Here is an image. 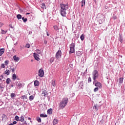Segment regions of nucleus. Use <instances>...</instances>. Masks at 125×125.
Returning a JSON list of instances; mask_svg holds the SVG:
<instances>
[{"instance_id": "obj_1", "label": "nucleus", "mask_w": 125, "mask_h": 125, "mask_svg": "<svg viewBox=\"0 0 125 125\" xmlns=\"http://www.w3.org/2000/svg\"><path fill=\"white\" fill-rule=\"evenodd\" d=\"M60 13L61 15L62 16V17H66V14H67V10L69 8V4L66 3L64 4V2H62L60 4Z\"/></svg>"}, {"instance_id": "obj_2", "label": "nucleus", "mask_w": 125, "mask_h": 125, "mask_svg": "<svg viewBox=\"0 0 125 125\" xmlns=\"http://www.w3.org/2000/svg\"><path fill=\"white\" fill-rule=\"evenodd\" d=\"M68 102H69V99H68V98H63L60 103V105L59 106V108L64 109L65 106H66L67 104H68Z\"/></svg>"}, {"instance_id": "obj_3", "label": "nucleus", "mask_w": 125, "mask_h": 125, "mask_svg": "<svg viewBox=\"0 0 125 125\" xmlns=\"http://www.w3.org/2000/svg\"><path fill=\"white\" fill-rule=\"evenodd\" d=\"M93 76V80L94 81H96L97 79H98V77H99V74L98 73V71L94 70L92 73Z\"/></svg>"}, {"instance_id": "obj_4", "label": "nucleus", "mask_w": 125, "mask_h": 125, "mask_svg": "<svg viewBox=\"0 0 125 125\" xmlns=\"http://www.w3.org/2000/svg\"><path fill=\"white\" fill-rule=\"evenodd\" d=\"M69 53H74L75 52V43H72L69 45Z\"/></svg>"}, {"instance_id": "obj_5", "label": "nucleus", "mask_w": 125, "mask_h": 125, "mask_svg": "<svg viewBox=\"0 0 125 125\" xmlns=\"http://www.w3.org/2000/svg\"><path fill=\"white\" fill-rule=\"evenodd\" d=\"M94 84L99 88H102V84L100 82H98L97 80L93 82Z\"/></svg>"}, {"instance_id": "obj_6", "label": "nucleus", "mask_w": 125, "mask_h": 125, "mask_svg": "<svg viewBox=\"0 0 125 125\" xmlns=\"http://www.w3.org/2000/svg\"><path fill=\"white\" fill-rule=\"evenodd\" d=\"M62 54L61 53V50H59L56 54V58L57 59L61 58Z\"/></svg>"}, {"instance_id": "obj_7", "label": "nucleus", "mask_w": 125, "mask_h": 125, "mask_svg": "<svg viewBox=\"0 0 125 125\" xmlns=\"http://www.w3.org/2000/svg\"><path fill=\"white\" fill-rule=\"evenodd\" d=\"M39 77H41V78L43 77V75H44V72L42 70V69H41L39 71V74H38Z\"/></svg>"}, {"instance_id": "obj_8", "label": "nucleus", "mask_w": 125, "mask_h": 125, "mask_svg": "<svg viewBox=\"0 0 125 125\" xmlns=\"http://www.w3.org/2000/svg\"><path fill=\"white\" fill-rule=\"evenodd\" d=\"M34 57L35 59V60H37V61H39L40 60V55L38 54H37V53H34Z\"/></svg>"}, {"instance_id": "obj_9", "label": "nucleus", "mask_w": 125, "mask_h": 125, "mask_svg": "<svg viewBox=\"0 0 125 125\" xmlns=\"http://www.w3.org/2000/svg\"><path fill=\"white\" fill-rule=\"evenodd\" d=\"M79 87L81 89H83V81H80L79 83Z\"/></svg>"}, {"instance_id": "obj_10", "label": "nucleus", "mask_w": 125, "mask_h": 125, "mask_svg": "<svg viewBox=\"0 0 125 125\" xmlns=\"http://www.w3.org/2000/svg\"><path fill=\"white\" fill-rule=\"evenodd\" d=\"M13 60H14L15 62H18L19 60H20V58L17 57L16 55L13 56Z\"/></svg>"}, {"instance_id": "obj_11", "label": "nucleus", "mask_w": 125, "mask_h": 125, "mask_svg": "<svg viewBox=\"0 0 125 125\" xmlns=\"http://www.w3.org/2000/svg\"><path fill=\"white\" fill-rule=\"evenodd\" d=\"M17 86H18L19 88H21V87H23V85L20 83V82H17L16 83Z\"/></svg>"}, {"instance_id": "obj_12", "label": "nucleus", "mask_w": 125, "mask_h": 125, "mask_svg": "<svg viewBox=\"0 0 125 125\" xmlns=\"http://www.w3.org/2000/svg\"><path fill=\"white\" fill-rule=\"evenodd\" d=\"M42 96H44V97H46L47 96V92L46 90H44L42 94Z\"/></svg>"}, {"instance_id": "obj_13", "label": "nucleus", "mask_w": 125, "mask_h": 125, "mask_svg": "<svg viewBox=\"0 0 125 125\" xmlns=\"http://www.w3.org/2000/svg\"><path fill=\"white\" fill-rule=\"evenodd\" d=\"M118 40L121 43L123 42V36H122V34H119Z\"/></svg>"}, {"instance_id": "obj_14", "label": "nucleus", "mask_w": 125, "mask_h": 125, "mask_svg": "<svg viewBox=\"0 0 125 125\" xmlns=\"http://www.w3.org/2000/svg\"><path fill=\"white\" fill-rule=\"evenodd\" d=\"M12 78L13 81H15V80H19V79L17 78V76H16V74H13L12 76Z\"/></svg>"}, {"instance_id": "obj_15", "label": "nucleus", "mask_w": 125, "mask_h": 125, "mask_svg": "<svg viewBox=\"0 0 125 125\" xmlns=\"http://www.w3.org/2000/svg\"><path fill=\"white\" fill-rule=\"evenodd\" d=\"M20 121L21 122V123H24L25 122V118L23 115H21L20 117Z\"/></svg>"}, {"instance_id": "obj_16", "label": "nucleus", "mask_w": 125, "mask_h": 125, "mask_svg": "<svg viewBox=\"0 0 125 125\" xmlns=\"http://www.w3.org/2000/svg\"><path fill=\"white\" fill-rule=\"evenodd\" d=\"M57 124H58V120H57V119H54L53 121V125H57Z\"/></svg>"}, {"instance_id": "obj_17", "label": "nucleus", "mask_w": 125, "mask_h": 125, "mask_svg": "<svg viewBox=\"0 0 125 125\" xmlns=\"http://www.w3.org/2000/svg\"><path fill=\"white\" fill-rule=\"evenodd\" d=\"M34 85L35 86H39L40 85V82L38 81H35L34 82Z\"/></svg>"}, {"instance_id": "obj_18", "label": "nucleus", "mask_w": 125, "mask_h": 125, "mask_svg": "<svg viewBox=\"0 0 125 125\" xmlns=\"http://www.w3.org/2000/svg\"><path fill=\"white\" fill-rule=\"evenodd\" d=\"M10 96L12 99H14V97H16V94L14 93H11Z\"/></svg>"}, {"instance_id": "obj_19", "label": "nucleus", "mask_w": 125, "mask_h": 125, "mask_svg": "<svg viewBox=\"0 0 125 125\" xmlns=\"http://www.w3.org/2000/svg\"><path fill=\"white\" fill-rule=\"evenodd\" d=\"M3 53H4V49L3 48H1L0 49V56H1V55H2V54H3Z\"/></svg>"}, {"instance_id": "obj_20", "label": "nucleus", "mask_w": 125, "mask_h": 125, "mask_svg": "<svg viewBox=\"0 0 125 125\" xmlns=\"http://www.w3.org/2000/svg\"><path fill=\"white\" fill-rule=\"evenodd\" d=\"M5 74L7 75V76H9L10 74V71H9V70L7 69L5 71Z\"/></svg>"}, {"instance_id": "obj_21", "label": "nucleus", "mask_w": 125, "mask_h": 125, "mask_svg": "<svg viewBox=\"0 0 125 125\" xmlns=\"http://www.w3.org/2000/svg\"><path fill=\"white\" fill-rule=\"evenodd\" d=\"M83 5H85V0H82L81 1V6L83 7Z\"/></svg>"}, {"instance_id": "obj_22", "label": "nucleus", "mask_w": 125, "mask_h": 125, "mask_svg": "<svg viewBox=\"0 0 125 125\" xmlns=\"http://www.w3.org/2000/svg\"><path fill=\"white\" fill-rule=\"evenodd\" d=\"M47 114L48 115H51L52 114V109L50 108L47 110Z\"/></svg>"}, {"instance_id": "obj_23", "label": "nucleus", "mask_w": 125, "mask_h": 125, "mask_svg": "<svg viewBox=\"0 0 125 125\" xmlns=\"http://www.w3.org/2000/svg\"><path fill=\"white\" fill-rule=\"evenodd\" d=\"M40 117L41 118H47V115L44 114H41Z\"/></svg>"}, {"instance_id": "obj_24", "label": "nucleus", "mask_w": 125, "mask_h": 125, "mask_svg": "<svg viewBox=\"0 0 125 125\" xmlns=\"http://www.w3.org/2000/svg\"><path fill=\"white\" fill-rule=\"evenodd\" d=\"M119 81V83H124V78H120Z\"/></svg>"}, {"instance_id": "obj_25", "label": "nucleus", "mask_w": 125, "mask_h": 125, "mask_svg": "<svg viewBox=\"0 0 125 125\" xmlns=\"http://www.w3.org/2000/svg\"><path fill=\"white\" fill-rule=\"evenodd\" d=\"M10 82H11V80H10V78H7L6 79V83L7 84H9V83H10Z\"/></svg>"}, {"instance_id": "obj_26", "label": "nucleus", "mask_w": 125, "mask_h": 125, "mask_svg": "<svg viewBox=\"0 0 125 125\" xmlns=\"http://www.w3.org/2000/svg\"><path fill=\"white\" fill-rule=\"evenodd\" d=\"M15 121H17V122H19L20 121V119H19L18 116L16 115L15 117Z\"/></svg>"}, {"instance_id": "obj_27", "label": "nucleus", "mask_w": 125, "mask_h": 125, "mask_svg": "<svg viewBox=\"0 0 125 125\" xmlns=\"http://www.w3.org/2000/svg\"><path fill=\"white\" fill-rule=\"evenodd\" d=\"M17 18L19 20L20 19H22V16L20 14H18L17 15Z\"/></svg>"}, {"instance_id": "obj_28", "label": "nucleus", "mask_w": 125, "mask_h": 125, "mask_svg": "<svg viewBox=\"0 0 125 125\" xmlns=\"http://www.w3.org/2000/svg\"><path fill=\"white\" fill-rule=\"evenodd\" d=\"M6 33H7V30L4 31V30L1 29V34H2V35H5V34H6Z\"/></svg>"}, {"instance_id": "obj_29", "label": "nucleus", "mask_w": 125, "mask_h": 125, "mask_svg": "<svg viewBox=\"0 0 125 125\" xmlns=\"http://www.w3.org/2000/svg\"><path fill=\"white\" fill-rule=\"evenodd\" d=\"M34 97L33 95H31L29 96V100L30 101H32V100H34Z\"/></svg>"}, {"instance_id": "obj_30", "label": "nucleus", "mask_w": 125, "mask_h": 125, "mask_svg": "<svg viewBox=\"0 0 125 125\" xmlns=\"http://www.w3.org/2000/svg\"><path fill=\"white\" fill-rule=\"evenodd\" d=\"M37 121L38 122V123H42V120L40 117L37 118Z\"/></svg>"}, {"instance_id": "obj_31", "label": "nucleus", "mask_w": 125, "mask_h": 125, "mask_svg": "<svg viewBox=\"0 0 125 125\" xmlns=\"http://www.w3.org/2000/svg\"><path fill=\"white\" fill-rule=\"evenodd\" d=\"M3 88H4V87H3V85L2 83H0V89H1V90H3Z\"/></svg>"}, {"instance_id": "obj_32", "label": "nucleus", "mask_w": 125, "mask_h": 125, "mask_svg": "<svg viewBox=\"0 0 125 125\" xmlns=\"http://www.w3.org/2000/svg\"><path fill=\"white\" fill-rule=\"evenodd\" d=\"M51 84L53 86H55V85H56V84H55V80H52Z\"/></svg>"}, {"instance_id": "obj_33", "label": "nucleus", "mask_w": 125, "mask_h": 125, "mask_svg": "<svg viewBox=\"0 0 125 125\" xmlns=\"http://www.w3.org/2000/svg\"><path fill=\"white\" fill-rule=\"evenodd\" d=\"M54 30H55V31H58V30H59V28H58V26H57V25L54 26Z\"/></svg>"}, {"instance_id": "obj_34", "label": "nucleus", "mask_w": 125, "mask_h": 125, "mask_svg": "<svg viewBox=\"0 0 125 125\" xmlns=\"http://www.w3.org/2000/svg\"><path fill=\"white\" fill-rule=\"evenodd\" d=\"M80 39H81V41H83V40H84V36H83V34H82L80 36Z\"/></svg>"}, {"instance_id": "obj_35", "label": "nucleus", "mask_w": 125, "mask_h": 125, "mask_svg": "<svg viewBox=\"0 0 125 125\" xmlns=\"http://www.w3.org/2000/svg\"><path fill=\"white\" fill-rule=\"evenodd\" d=\"M41 7H42V8L44 9L45 8V4L44 3H42L41 4Z\"/></svg>"}, {"instance_id": "obj_36", "label": "nucleus", "mask_w": 125, "mask_h": 125, "mask_svg": "<svg viewBox=\"0 0 125 125\" xmlns=\"http://www.w3.org/2000/svg\"><path fill=\"white\" fill-rule=\"evenodd\" d=\"M22 20L23 21V22H24V23H26V22H27V18H25L24 17L22 18Z\"/></svg>"}, {"instance_id": "obj_37", "label": "nucleus", "mask_w": 125, "mask_h": 125, "mask_svg": "<svg viewBox=\"0 0 125 125\" xmlns=\"http://www.w3.org/2000/svg\"><path fill=\"white\" fill-rule=\"evenodd\" d=\"M93 108L95 109V110H96V111H97L98 110V107H97V104H96L95 105H94L93 106Z\"/></svg>"}, {"instance_id": "obj_38", "label": "nucleus", "mask_w": 125, "mask_h": 125, "mask_svg": "<svg viewBox=\"0 0 125 125\" xmlns=\"http://www.w3.org/2000/svg\"><path fill=\"white\" fill-rule=\"evenodd\" d=\"M98 89H99V87H96L94 89V92H96V91H98Z\"/></svg>"}, {"instance_id": "obj_39", "label": "nucleus", "mask_w": 125, "mask_h": 125, "mask_svg": "<svg viewBox=\"0 0 125 125\" xmlns=\"http://www.w3.org/2000/svg\"><path fill=\"white\" fill-rule=\"evenodd\" d=\"M21 99H27V96L23 95L21 96Z\"/></svg>"}, {"instance_id": "obj_40", "label": "nucleus", "mask_w": 125, "mask_h": 125, "mask_svg": "<svg viewBox=\"0 0 125 125\" xmlns=\"http://www.w3.org/2000/svg\"><path fill=\"white\" fill-rule=\"evenodd\" d=\"M77 55L78 56H81V55H82V52H81L80 51H78V52H77Z\"/></svg>"}, {"instance_id": "obj_41", "label": "nucleus", "mask_w": 125, "mask_h": 125, "mask_svg": "<svg viewBox=\"0 0 125 125\" xmlns=\"http://www.w3.org/2000/svg\"><path fill=\"white\" fill-rule=\"evenodd\" d=\"M5 64V65H8L9 63V61L8 60H6L4 62Z\"/></svg>"}, {"instance_id": "obj_42", "label": "nucleus", "mask_w": 125, "mask_h": 125, "mask_svg": "<svg viewBox=\"0 0 125 125\" xmlns=\"http://www.w3.org/2000/svg\"><path fill=\"white\" fill-rule=\"evenodd\" d=\"M36 52L37 53H38V54H41V51L39 49H37Z\"/></svg>"}, {"instance_id": "obj_43", "label": "nucleus", "mask_w": 125, "mask_h": 125, "mask_svg": "<svg viewBox=\"0 0 125 125\" xmlns=\"http://www.w3.org/2000/svg\"><path fill=\"white\" fill-rule=\"evenodd\" d=\"M112 19H113V20H116V19H117V16L113 15L112 16Z\"/></svg>"}, {"instance_id": "obj_44", "label": "nucleus", "mask_w": 125, "mask_h": 125, "mask_svg": "<svg viewBox=\"0 0 125 125\" xmlns=\"http://www.w3.org/2000/svg\"><path fill=\"white\" fill-rule=\"evenodd\" d=\"M11 70L12 72H15V71L16 70V68H11Z\"/></svg>"}, {"instance_id": "obj_45", "label": "nucleus", "mask_w": 125, "mask_h": 125, "mask_svg": "<svg viewBox=\"0 0 125 125\" xmlns=\"http://www.w3.org/2000/svg\"><path fill=\"white\" fill-rule=\"evenodd\" d=\"M30 44H26L25 45V47H27V48H30Z\"/></svg>"}, {"instance_id": "obj_46", "label": "nucleus", "mask_w": 125, "mask_h": 125, "mask_svg": "<svg viewBox=\"0 0 125 125\" xmlns=\"http://www.w3.org/2000/svg\"><path fill=\"white\" fill-rule=\"evenodd\" d=\"M1 67L3 68V69L4 68H5V66L4 65V63H2V64H1Z\"/></svg>"}, {"instance_id": "obj_47", "label": "nucleus", "mask_w": 125, "mask_h": 125, "mask_svg": "<svg viewBox=\"0 0 125 125\" xmlns=\"http://www.w3.org/2000/svg\"><path fill=\"white\" fill-rule=\"evenodd\" d=\"M53 61H54V59H53V58H51L50 59V62L52 63V62H53Z\"/></svg>"}, {"instance_id": "obj_48", "label": "nucleus", "mask_w": 125, "mask_h": 125, "mask_svg": "<svg viewBox=\"0 0 125 125\" xmlns=\"http://www.w3.org/2000/svg\"><path fill=\"white\" fill-rule=\"evenodd\" d=\"M88 82L89 83H91V78L90 77H89L88 79Z\"/></svg>"}, {"instance_id": "obj_49", "label": "nucleus", "mask_w": 125, "mask_h": 125, "mask_svg": "<svg viewBox=\"0 0 125 125\" xmlns=\"http://www.w3.org/2000/svg\"><path fill=\"white\" fill-rule=\"evenodd\" d=\"M9 27L11 28V29H13V26H12V24H9Z\"/></svg>"}, {"instance_id": "obj_50", "label": "nucleus", "mask_w": 125, "mask_h": 125, "mask_svg": "<svg viewBox=\"0 0 125 125\" xmlns=\"http://www.w3.org/2000/svg\"><path fill=\"white\" fill-rule=\"evenodd\" d=\"M44 43L45 44H46L47 43V41H46V40H44Z\"/></svg>"}, {"instance_id": "obj_51", "label": "nucleus", "mask_w": 125, "mask_h": 125, "mask_svg": "<svg viewBox=\"0 0 125 125\" xmlns=\"http://www.w3.org/2000/svg\"><path fill=\"white\" fill-rule=\"evenodd\" d=\"M17 124V122H16V121H14L13 122V125H16Z\"/></svg>"}, {"instance_id": "obj_52", "label": "nucleus", "mask_w": 125, "mask_h": 125, "mask_svg": "<svg viewBox=\"0 0 125 125\" xmlns=\"http://www.w3.org/2000/svg\"><path fill=\"white\" fill-rule=\"evenodd\" d=\"M3 25V23L2 22H0V27H2V25Z\"/></svg>"}, {"instance_id": "obj_53", "label": "nucleus", "mask_w": 125, "mask_h": 125, "mask_svg": "<svg viewBox=\"0 0 125 125\" xmlns=\"http://www.w3.org/2000/svg\"><path fill=\"white\" fill-rule=\"evenodd\" d=\"M0 79L2 80V79H3V75H1L0 77Z\"/></svg>"}, {"instance_id": "obj_54", "label": "nucleus", "mask_w": 125, "mask_h": 125, "mask_svg": "<svg viewBox=\"0 0 125 125\" xmlns=\"http://www.w3.org/2000/svg\"><path fill=\"white\" fill-rule=\"evenodd\" d=\"M3 104V103L2 102H0V106H1Z\"/></svg>"}, {"instance_id": "obj_55", "label": "nucleus", "mask_w": 125, "mask_h": 125, "mask_svg": "<svg viewBox=\"0 0 125 125\" xmlns=\"http://www.w3.org/2000/svg\"><path fill=\"white\" fill-rule=\"evenodd\" d=\"M46 35H47V36L48 37H49V34L48 33V32H46Z\"/></svg>"}, {"instance_id": "obj_56", "label": "nucleus", "mask_w": 125, "mask_h": 125, "mask_svg": "<svg viewBox=\"0 0 125 125\" xmlns=\"http://www.w3.org/2000/svg\"><path fill=\"white\" fill-rule=\"evenodd\" d=\"M3 118H5L6 117V115H5V114H3Z\"/></svg>"}, {"instance_id": "obj_57", "label": "nucleus", "mask_w": 125, "mask_h": 125, "mask_svg": "<svg viewBox=\"0 0 125 125\" xmlns=\"http://www.w3.org/2000/svg\"><path fill=\"white\" fill-rule=\"evenodd\" d=\"M10 86H11V87H13L14 85H13V84H11Z\"/></svg>"}, {"instance_id": "obj_58", "label": "nucleus", "mask_w": 125, "mask_h": 125, "mask_svg": "<svg viewBox=\"0 0 125 125\" xmlns=\"http://www.w3.org/2000/svg\"><path fill=\"white\" fill-rule=\"evenodd\" d=\"M28 120H31V118L29 117V118H28Z\"/></svg>"}, {"instance_id": "obj_59", "label": "nucleus", "mask_w": 125, "mask_h": 125, "mask_svg": "<svg viewBox=\"0 0 125 125\" xmlns=\"http://www.w3.org/2000/svg\"><path fill=\"white\" fill-rule=\"evenodd\" d=\"M29 14H30V13H26V15H29Z\"/></svg>"}, {"instance_id": "obj_60", "label": "nucleus", "mask_w": 125, "mask_h": 125, "mask_svg": "<svg viewBox=\"0 0 125 125\" xmlns=\"http://www.w3.org/2000/svg\"><path fill=\"white\" fill-rule=\"evenodd\" d=\"M0 81H2L1 79L0 78Z\"/></svg>"}, {"instance_id": "obj_61", "label": "nucleus", "mask_w": 125, "mask_h": 125, "mask_svg": "<svg viewBox=\"0 0 125 125\" xmlns=\"http://www.w3.org/2000/svg\"><path fill=\"white\" fill-rule=\"evenodd\" d=\"M13 51H15V50H13Z\"/></svg>"}]
</instances>
